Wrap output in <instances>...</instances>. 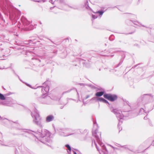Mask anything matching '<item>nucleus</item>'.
I'll use <instances>...</instances> for the list:
<instances>
[{"label":"nucleus","instance_id":"nucleus-1","mask_svg":"<svg viewBox=\"0 0 154 154\" xmlns=\"http://www.w3.org/2000/svg\"><path fill=\"white\" fill-rule=\"evenodd\" d=\"M39 135L38 139L42 142L46 143V142H49L50 139V133L46 130H44L42 132L38 134Z\"/></svg>","mask_w":154,"mask_h":154},{"label":"nucleus","instance_id":"nucleus-2","mask_svg":"<svg viewBox=\"0 0 154 154\" xmlns=\"http://www.w3.org/2000/svg\"><path fill=\"white\" fill-rule=\"evenodd\" d=\"M31 115L33 119V122L36 124L42 126L39 115L37 109H35L32 112Z\"/></svg>","mask_w":154,"mask_h":154},{"label":"nucleus","instance_id":"nucleus-3","mask_svg":"<svg viewBox=\"0 0 154 154\" xmlns=\"http://www.w3.org/2000/svg\"><path fill=\"white\" fill-rule=\"evenodd\" d=\"M112 112L114 113L116 115V116L118 119L120 121L121 120H122L123 118V116L122 114V111L117 109H114L112 111Z\"/></svg>","mask_w":154,"mask_h":154},{"label":"nucleus","instance_id":"nucleus-4","mask_svg":"<svg viewBox=\"0 0 154 154\" xmlns=\"http://www.w3.org/2000/svg\"><path fill=\"white\" fill-rule=\"evenodd\" d=\"M103 96L104 98L111 101H114L117 99V97L116 95L110 94H105Z\"/></svg>","mask_w":154,"mask_h":154},{"label":"nucleus","instance_id":"nucleus-5","mask_svg":"<svg viewBox=\"0 0 154 154\" xmlns=\"http://www.w3.org/2000/svg\"><path fill=\"white\" fill-rule=\"evenodd\" d=\"M49 91V86H46L45 87H43L42 88V92L44 95L47 94Z\"/></svg>","mask_w":154,"mask_h":154},{"label":"nucleus","instance_id":"nucleus-6","mask_svg":"<svg viewBox=\"0 0 154 154\" xmlns=\"http://www.w3.org/2000/svg\"><path fill=\"white\" fill-rule=\"evenodd\" d=\"M54 119V117L52 115L48 116L46 118V121L47 122H49L53 121Z\"/></svg>","mask_w":154,"mask_h":154},{"label":"nucleus","instance_id":"nucleus-7","mask_svg":"<svg viewBox=\"0 0 154 154\" xmlns=\"http://www.w3.org/2000/svg\"><path fill=\"white\" fill-rule=\"evenodd\" d=\"M92 133L93 135L97 139V140H100L99 136L97 135V130H95L94 132H93ZM97 141H98V140Z\"/></svg>","mask_w":154,"mask_h":154},{"label":"nucleus","instance_id":"nucleus-8","mask_svg":"<svg viewBox=\"0 0 154 154\" xmlns=\"http://www.w3.org/2000/svg\"><path fill=\"white\" fill-rule=\"evenodd\" d=\"M104 94V92L103 91L97 92L95 94V95L97 97H100Z\"/></svg>","mask_w":154,"mask_h":154},{"label":"nucleus","instance_id":"nucleus-9","mask_svg":"<svg viewBox=\"0 0 154 154\" xmlns=\"http://www.w3.org/2000/svg\"><path fill=\"white\" fill-rule=\"evenodd\" d=\"M5 99L4 96L2 94L0 93V99L5 100Z\"/></svg>","mask_w":154,"mask_h":154},{"label":"nucleus","instance_id":"nucleus-10","mask_svg":"<svg viewBox=\"0 0 154 154\" xmlns=\"http://www.w3.org/2000/svg\"><path fill=\"white\" fill-rule=\"evenodd\" d=\"M103 12L102 11H98L96 12L95 13L96 14L98 13V14H99L101 15H102L103 14Z\"/></svg>","mask_w":154,"mask_h":154},{"label":"nucleus","instance_id":"nucleus-11","mask_svg":"<svg viewBox=\"0 0 154 154\" xmlns=\"http://www.w3.org/2000/svg\"><path fill=\"white\" fill-rule=\"evenodd\" d=\"M97 100L99 101H100V102H103L104 100V99L103 98H100L99 99H97Z\"/></svg>","mask_w":154,"mask_h":154},{"label":"nucleus","instance_id":"nucleus-12","mask_svg":"<svg viewBox=\"0 0 154 154\" xmlns=\"http://www.w3.org/2000/svg\"><path fill=\"white\" fill-rule=\"evenodd\" d=\"M92 17L93 19H95L97 18V15H96V14H95V15L93 14Z\"/></svg>","mask_w":154,"mask_h":154},{"label":"nucleus","instance_id":"nucleus-13","mask_svg":"<svg viewBox=\"0 0 154 154\" xmlns=\"http://www.w3.org/2000/svg\"><path fill=\"white\" fill-rule=\"evenodd\" d=\"M66 146L68 149L69 151H71V148L69 145L67 144V145H66Z\"/></svg>","mask_w":154,"mask_h":154},{"label":"nucleus","instance_id":"nucleus-14","mask_svg":"<svg viewBox=\"0 0 154 154\" xmlns=\"http://www.w3.org/2000/svg\"><path fill=\"white\" fill-rule=\"evenodd\" d=\"M103 102L106 103H108V101L107 100H105V99H104V100Z\"/></svg>","mask_w":154,"mask_h":154},{"label":"nucleus","instance_id":"nucleus-15","mask_svg":"<svg viewBox=\"0 0 154 154\" xmlns=\"http://www.w3.org/2000/svg\"><path fill=\"white\" fill-rule=\"evenodd\" d=\"M90 97V96L89 95H88L86 96V98H85V99H87V98H88V97Z\"/></svg>","mask_w":154,"mask_h":154},{"label":"nucleus","instance_id":"nucleus-16","mask_svg":"<svg viewBox=\"0 0 154 154\" xmlns=\"http://www.w3.org/2000/svg\"><path fill=\"white\" fill-rule=\"evenodd\" d=\"M95 97H93L91 99V100H94L95 99Z\"/></svg>","mask_w":154,"mask_h":154},{"label":"nucleus","instance_id":"nucleus-17","mask_svg":"<svg viewBox=\"0 0 154 154\" xmlns=\"http://www.w3.org/2000/svg\"><path fill=\"white\" fill-rule=\"evenodd\" d=\"M98 134L100 135H100H101V134H100V133H98Z\"/></svg>","mask_w":154,"mask_h":154},{"label":"nucleus","instance_id":"nucleus-18","mask_svg":"<svg viewBox=\"0 0 154 154\" xmlns=\"http://www.w3.org/2000/svg\"><path fill=\"white\" fill-rule=\"evenodd\" d=\"M52 0H51V2L52 4H53V3L52 2H53Z\"/></svg>","mask_w":154,"mask_h":154},{"label":"nucleus","instance_id":"nucleus-19","mask_svg":"<svg viewBox=\"0 0 154 154\" xmlns=\"http://www.w3.org/2000/svg\"><path fill=\"white\" fill-rule=\"evenodd\" d=\"M74 154H77L75 152H74Z\"/></svg>","mask_w":154,"mask_h":154}]
</instances>
